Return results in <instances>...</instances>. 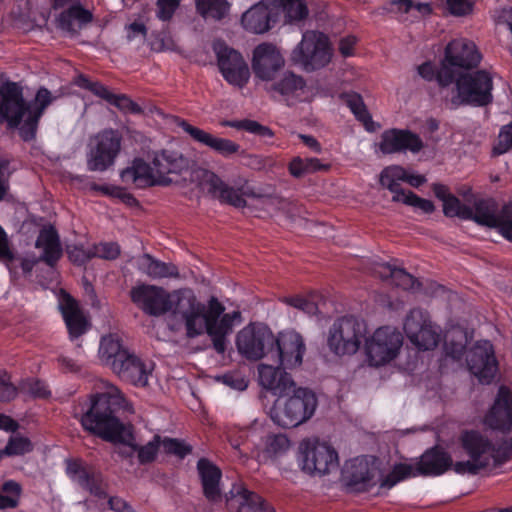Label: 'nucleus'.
<instances>
[{"label": "nucleus", "mask_w": 512, "mask_h": 512, "mask_svg": "<svg viewBox=\"0 0 512 512\" xmlns=\"http://www.w3.org/2000/svg\"><path fill=\"white\" fill-rule=\"evenodd\" d=\"M120 177L124 183L134 185L136 188L158 185L152 164L142 158H135L130 166L121 171Z\"/></svg>", "instance_id": "nucleus-33"}, {"label": "nucleus", "mask_w": 512, "mask_h": 512, "mask_svg": "<svg viewBox=\"0 0 512 512\" xmlns=\"http://www.w3.org/2000/svg\"><path fill=\"white\" fill-rule=\"evenodd\" d=\"M58 306L71 338H77L87 331L88 321L77 302L62 290L58 295Z\"/></svg>", "instance_id": "nucleus-29"}, {"label": "nucleus", "mask_w": 512, "mask_h": 512, "mask_svg": "<svg viewBox=\"0 0 512 512\" xmlns=\"http://www.w3.org/2000/svg\"><path fill=\"white\" fill-rule=\"evenodd\" d=\"M213 49L225 80L231 85L243 87L249 80L250 72L241 54L220 41L214 43Z\"/></svg>", "instance_id": "nucleus-20"}, {"label": "nucleus", "mask_w": 512, "mask_h": 512, "mask_svg": "<svg viewBox=\"0 0 512 512\" xmlns=\"http://www.w3.org/2000/svg\"><path fill=\"white\" fill-rule=\"evenodd\" d=\"M365 362L371 367H382L397 358L403 345L401 333L393 327L377 328L363 340Z\"/></svg>", "instance_id": "nucleus-9"}, {"label": "nucleus", "mask_w": 512, "mask_h": 512, "mask_svg": "<svg viewBox=\"0 0 512 512\" xmlns=\"http://www.w3.org/2000/svg\"><path fill=\"white\" fill-rule=\"evenodd\" d=\"M151 164L158 185H168L172 182L169 176L185 170L188 167V160L178 152L161 150L152 153Z\"/></svg>", "instance_id": "nucleus-24"}, {"label": "nucleus", "mask_w": 512, "mask_h": 512, "mask_svg": "<svg viewBox=\"0 0 512 512\" xmlns=\"http://www.w3.org/2000/svg\"><path fill=\"white\" fill-rule=\"evenodd\" d=\"M423 148V142L416 134L408 130L391 129L381 136L379 149L384 154H392L403 151L418 153Z\"/></svg>", "instance_id": "nucleus-27"}, {"label": "nucleus", "mask_w": 512, "mask_h": 512, "mask_svg": "<svg viewBox=\"0 0 512 512\" xmlns=\"http://www.w3.org/2000/svg\"><path fill=\"white\" fill-rule=\"evenodd\" d=\"M33 443L27 437L15 435L10 437L3 453L9 456H22L32 452Z\"/></svg>", "instance_id": "nucleus-49"}, {"label": "nucleus", "mask_w": 512, "mask_h": 512, "mask_svg": "<svg viewBox=\"0 0 512 512\" xmlns=\"http://www.w3.org/2000/svg\"><path fill=\"white\" fill-rule=\"evenodd\" d=\"M17 395V388L9 382V377L5 371L0 370V400L10 401Z\"/></svg>", "instance_id": "nucleus-64"}, {"label": "nucleus", "mask_w": 512, "mask_h": 512, "mask_svg": "<svg viewBox=\"0 0 512 512\" xmlns=\"http://www.w3.org/2000/svg\"><path fill=\"white\" fill-rule=\"evenodd\" d=\"M277 8L275 9L276 19L280 14L284 15L285 23H297L306 18L308 9L302 0H276Z\"/></svg>", "instance_id": "nucleus-41"}, {"label": "nucleus", "mask_w": 512, "mask_h": 512, "mask_svg": "<svg viewBox=\"0 0 512 512\" xmlns=\"http://www.w3.org/2000/svg\"><path fill=\"white\" fill-rule=\"evenodd\" d=\"M398 268L392 267L390 264L385 262L374 261L370 264L369 271L381 278L382 280H393L394 272Z\"/></svg>", "instance_id": "nucleus-63"}, {"label": "nucleus", "mask_w": 512, "mask_h": 512, "mask_svg": "<svg viewBox=\"0 0 512 512\" xmlns=\"http://www.w3.org/2000/svg\"><path fill=\"white\" fill-rule=\"evenodd\" d=\"M283 65L284 58L276 46L262 43L254 49L252 69L255 76L262 81L274 79Z\"/></svg>", "instance_id": "nucleus-22"}, {"label": "nucleus", "mask_w": 512, "mask_h": 512, "mask_svg": "<svg viewBox=\"0 0 512 512\" xmlns=\"http://www.w3.org/2000/svg\"><path fill=\"white\" fill-rule=\"evenodd\" d=\"M195 176L203 190L207 191L213 197L220 199L222 202H226L235 207H244L246 205V197H256L247 185H243L239 188L231 187L210 170H199L196 172Z\"/></svg>", "instance_id": "nucleus-18"}, {"label": "nucleus", "mask_w": 512, "mask_h": 512, "mask_svg": "<svg viewBox=\"0 0 512 512\" xmlns=\"http://www.w3.org/2000/svg\"><path fill=\"white\" fill-rule=\"evenodd\" d=\"M22 487L13 480L4 482L0 488V509H10L18 506Z\"/></svg>", "instance_id": "nucleus-45"}, {"label": "nucleus", "mask_w": 512, "mask_h": 512, "mask_svg": "<svg viewBox=\"0 0 512 512\" xmlns=\"http://www.w3.org/2000/svg\"><path fill=\"white\" fill-rule=\"evenodd\" d=\"M391 284L402 288L403 290H416L420 283L416 280L411 274L407 273L405 270L398 268L394 272V279L391 280Z\"/></svg>", "instance_id": "nucleus-56"}, {"label": "nucleus", "mask_w": 512, "mask_h": 512, "mask_svg": "<svg viewBox=\"0 0 512 512\" xmlns=\"http://www.w3.org/2000/svg\"><path fill=\"white\" fill-rule=\"evenodd\" d=\"M403 330L408 340L417 349L427 351L435 348L440 339V329L427 311L411 310L404 319Z\"/></svg>", "instance_id": "nucleus-15"}, {"label": "nucleus", "mask_w": 512, "mask_h": 512, "mask_svg": "<svg viewBox=\"0 0 512 512\" xmlns=\"http://www.w3.org/2000/svg\"><path fill=\"white\" fill-rule=\"evenodd\" d=\"M108 102L126 113H139L141 111L140 107L125 95L112 93Z\"/></svg>", "instance_id": "nucleus-61"}, {"label": "nucleus", "mask_w": 512, "mask_h": 512, "mask_svg": "<svg viewBox=\"0 0 512 512\" xmlns=\"http://www.w3.org/2000/svg\"><path fill=\"white\" fill-rule=\"evenodd\" d=\"M512 147V122L504 126L499 133L498 144L494 147L496 154H503Z\"/></svg>", "instance_id": "nucleus-62"}, {"label": "nucleus", "mask_w": 512, "mask_h": 512, "mask_svg": "<svg viewBox=\"0 0 512 512\" xmlns=\"http://www.w3.org/2000/svg\"><path fill=\"white\" fill-rule=\"evenodd\" d=\"M118 409L132 411L121 391L112 384H106L105 391L92 398L90 409L81 417L83 428L105 441L121 443L137 452L140 464L155 460L161 449V437L156 435L146 445L137 446L129 426L122 424L114 415Z\"/></svg>", "instance_id": "nucleus-2"}, {"label": "nucleus", "mask_w": 512, "mask_h": 512, "mask_svg": "<svg viewBox=\"0 0 512 512\" xmlns=\"http://www.w3.org/2000/svg\"><path fill=\"white\" fill-rule=\"evenodd\" d=\"M259 204L269 213H273L277 210H283L287 213L288 217H292V210L295 208L292 203L285 199L276 196H261L257 197Z\"/></svg>", "instance_id": "nucleus-51"}, {"label": "nucleus", "mask_w": 512, "mask_h": 512, "mask_svg": "<svg viewBox=\"0 0 512 512\" xmlns=\"http://www.w3.org/2000/svg\"><path fill=\"white\" fill-rule=\"evenodd\" d=\"M231 506H237V512H275L261 496L248 491L242 484H234L227 497Z\"/></svg>", "instance_id": "nucleus-32"}, {"label": "nucleus", "mask_w": 512, "mask_h": 512, "mask_svg": "<svg viewBox=\"0 0 512 512\" xmlns=\"http://www.w3.org/2000/svg\"><path fill=\"white\" fill-rule=\"evenodd\" d=\"M406 177V169L399 165H391L382 170L380 173V184L388 189L392 194V201L396 202L395 197L400 194H407L409 191L400 187Z\"/></svg>", "instance_id": "nucleus-40"}, {"label": "nucleus", "mask_w": 512, "mask_h": 512, "mask_svg": "<svg viewBox=\"0 0 512 512\" xmlns=\"http://www.w3.org/2000/svg\"><path fill=\"white\" fill-rule=\"evenodd\" d=\"M132 302L145 314L160 317L168 313L167 326L188 339L207 334L218 353H224L228 337L241 323L239 311L225 312V306L212 296L203 303L190 288L168 291L152 284H139L130 291Z\"/></svg>", "instance_id": "nucleus-1"}, {"label": "nucleus", "mask_w": 512, "mask_h": 512, "mask_svg": "<svg viewBox=\"0 0 512 512\" xmlns=\"http://www.w3.org/2000/svg\"><path fill=\"white\" fill-rule=\"evenodd\" d=\"M259 384L278 397L286 396L295 386L291 376L280 368L267 364L258 367Z\"/></svg>", "instance_id": "nucleus-30"}, {"label": "nucleus", "mask_w": 512, "mask_h": 512, "mask_svg": "<svg viewBox=\"0 0 512 512\" xmlns=\"http://www.w3.org/2000/svg\"><path fill=\"white\" fill-rule=\"evenodd\" d=\"M471 216L469 220L496 228L498 232L508 241L512 242V205L505 204L500 211L491 199H478L470 207Z\"/></svg>", "instance_id": "nucleus-16"}, {"label": "nucleus", "mask_w": 512, "mask_h": 512, "mask_svg": "<svg viewBox=\"0 0 512 512\" xmlns=\"http://www.w3.org/2000/svg\"><path fill=\"white\" fill-rule=\"evenodd\" d=\"M480 61L481 54L474 42L465 38L450 41L438 70V83L441 86L451 84L457 75L462 74L463 70L476 67Z\"/></svg>", "instance_id": "nucleus-7"}, {"label": "nucleus", "mask_w": 512, "mask_h": 512, "mask_svg": "<svg viewBox=\"0 0 512 512\" xmlns=\"http://www.w3.org/2000/svg\"><path fill=\"white\" fill-rule=\"evenodd\" d=\"M120 253L118 244L113 242H104L95 245L92 249V257H99L103 259H115Z\"/></svg>", "instance_id": "nucleus-57"}, {"label": "nucleus", "mask_w": 512, "mask_h": 512, "mask_svg": "<svg viewBox=\"0 0 512 512\" xmlns=\"http://www.w3.org/2000/svg\"><path fill=\"white\" fill-rule=\"evenodd\" d=\"M65 465L66 474L70 480L81 488L89 491L91 495L98 499L95 504L91 500H84L83 502H79V504L84 506L86 512H90L92 509H96L97 512L103 511L105 505L102 500L106 498L107 494L106 485L101 474L91 470L80 459H67Z\"/></svg>", "instance_id": "nucleus-13"}, {"label": "nucleus", "mask_w": 512, "mask_h": 512, "mask_svg": "<svg viewBox=\"0 0 512 512\" xmlns=\"http://www.w3.org/2000/svg\"><path fill=\"white\" fill-rule=\"evenodd\" d=\"M236 346L245 358L258 360L268 355L274 347V335L265 325L250 324L238 332Z\"/></svg>", "instance_id": "nucleus-17"}, {"label": "nucleus", "mask_w": 512, "mask_h": 512, "mask_svg": "<svg viewBox=\"0 0 512 512\" xmlns=\"http://www.w3.org/2000/svg\"><path fill=\"white\" fill-rule=\"evenodd\" d=\"M283 302L298 310L303 311L308 315H313L318 310L317 305L313 301L299 296L284 298Z\"/></svg>", "instance_id": "nucleus-60"}, {"label": "nucleus", "mask_w": 512, "mask_h": 512, "mask_svg": "<svg viewBox=\"0 0 512 512\" xmlns=\"http://www.w3.org/2000/svg\"><path fill=\"white\" fill-rule=\"evenodd\" d=\"M35 246L41 250L40 259L49 266H54L62 256L59 236L52 226L40 230Z\"/></svg>", "instance_id": "nucleus-38"}, {"label": "nucleus", "mask_w": 512, "mask_h": 512, "mask_svg": "<svg viewBox=\"0 0 512 512\" xmlns=\"http://www.w3.org/2000/svg\"><path fill=\"white\" fill-rule=\"evenodd\" d=\"M153 370L154 364L152 361L143 360L130 352L120 364H117L114 373L117 374L121 380L136 387H145L148 384Z\"/></svg>", "instance_id": "nucleus-25"}, {"label": "nucleus", "mask_w": 512, "mask_h": 512, "mask_svg": "<svg viewBox=\"0 0 512 512\" xmlns=\"http://www.w3.org/2000/svg\"><path fill=\"white\" fill-rule=\"evenodd\" d=\"M276 0H262L252 6L242 16L243 27L252 33L261 34L268 31L277 21L275 9Z\"/></svg>", "instance_id": "nucleus-26"}, {"label": "nucleus", "mask_w": 512, "mask_h": 512, "mask_svg": "<svg viewBox=\"0 0 512 512\" xmlns=\"http://www.w3.org/2000/svg\"><path fill=\"white\" fill-rule=\"evenodd\" d=\"M121 135L107 129L99 132L89 141L87 167L90 171H105L115 162L121 149Z\"/></svg>", "instance_id": "nucleus-14"}, {"label": "nucleus", "mask_w": 512, "mask_h": 512, "mask_svg": "<svg viewBox=\"0 0 512 512\" xmlns=\"http://www.w3.org/2000/svg\"><path fill=\"white\" fill-rule=\"evenodd\" d=\"M493 82L489 72L480 70L473 74L456 77V95L452 97L453 107L460 105L484 106L492 101Z\"/></svg>", "instance_id": "nucleus-12"}, {"label": "nucleus", "mask_w": 512, "mask_h": 512, "mask_svg": "<svg viewBox=\"0 0 512 512\" xmlns=\"http://www.w3.org/2000/svg\"><path fill=\"white\" fill-rule=\"evenodd\" d=\"M197 470L206 498L210 501L219 500L221 498V470L215 464L205 458H202L198 461Z\"/></svg>", "instance_id": "nucleus-37"}, {"label": "nucleus", "mask_w": 512, "mask_h": 512, "mask_svg": "<svg viewBox=\"0 0 512 512\" xmlns=\"http://www.w3.org/2000/svg\"><path fill=\"white\" fill-rule=\"evenodd\" d=\"M330 164L322 163L318 158L295 157L289 164V172L294 177H302L309 173L327 171Z\"/></svg>", "instance_id": "nucleus-43"}, {"label": "nucleus", "mask_w": 512, "mask_h": 512, "mask_svg": "<svg viewBox=\"0 0 512 512\" xmlns=\"http://www.w3.org/2000/svg\"><path fill=\"white\" fill-rule=\"evenodd\" d=\"M19 389L21 392L38 398H46L50 391L46 384L40 380L27 379L21 382Z\"/></svg>", "instance_id": "nucleus-53"}, {"label": "nucleus", "mask_w": 512, "mask_h": 512, "mask_svg": "<svg viewBox=\"0 0 512 512\" xmlns=\"http://www.w3.org/2000/svg\"><path fill=\"white\" fill-rule=\"evenodd\" d=\"M175 123L181 127L195 142L204 145L223 157H230L234 154L239 153L240 145L236 142L227 139L217 137L203 129L195 127L189 124L187 121L176 118Z\"/></svg>", "instance_id": "nucleus-23"}, {"label": "nucleus", "mask_w": 512, "mask_h": 512, "mask_svg": "<svg viewBox=\"0 0 512 512\" xmlns=\"http://www.w3.org/2000/svg\"><path fill=\"white\" fill-rule=\"evenodd\" d=\"M316 407L317 399L311 390L294 386L288 395L278 397L271 408L270 416L277 425L291 428L311 418Z\"/></svg>", "instance_id": "nucleus-5"}, {"label": "nucleus", "mask_w": 512, "mask_h": 512, "mask_svg": "<svg viewBox=\"0 0 512 512\" xmlns=\"http://www.w3.org/2000/svg\"><path fill=\"white\" fill-rule=\"evenodd\" d=\"M180 2L181 0H157V18L161 21H169Z\"/></svg>", "instance_id": "nucleus-59"}, {"label": "nucleus", "mask_w": 512, "mask_h": 512, "mask_svg": "<svg viewBox=\"0 0 512 512\" xmlns=\"http://www.w3.org/2000/svg\"><path fill=\"white\" fill-rule=\"evenodd\" d=\"M56 99L51 92L41 87L30 103H25L22 91L15 83L7 84L0 91V122L17 127L23 140L34 138L39 119L45 109Z\"/></svg>", "instance_id": "nucleus-3"}, {"label": "nucleus", "mask_w": 512, "mask_h": 512, "mask_svg": "<svg viewBox=\"0 0 512 512\" xmlns=\"http://www.w3.org/2000/svg\"><path fill=\"white\" fill-rule=\"evenodd\" d=\"M367 334V325L355 317H342L330 327L327 345L338 356L354 355Z\"/></svg>", "instance_id": "nucleus-10"}, {"label": "nucleus", "mask_w": 512, "mask_h": 512, "mask_svg": "<svg viewBox=\"0 0 512 512\" xmlns=\"http://www.w3.org/2000/svg\"><path fill=\"white\" fill-rule=\"evenodd\" d=\"M196 8L204 18L221 19L228 11L226 0H196Z\"/></svg>", "instance_id": "nucleus-48"}, {"label": "nucleus", "mask_w": 512, "mask_h": 512, "mask_svg": "<svg viewBox=\"0 0 512 512\" xmlns=\"http://www.w3.org/2000/svg\"><path fill=\"white\" fill-rule=\"evenodd\" d=\"M298 464L309 475L323 476L337 470L338 453L330 444L317 439H305L299 444Z\"/></svg>", "instance_id": "nucleus-11"}, {"label": "nucleus", "mask_w": 512, "mask_h": 512, "mask_svg": "<svg viewBox=\"0 0 512 512\" xmlns=\"http://www.w3.org/2000/svg\"><path fill=\"white\" fill-rule=\"evenodd\" d=\"M288 104L296 101H305L310 97L309 89L304 79L292 72H287L281 80L274 86Z\"/></svg>", "instance_id": "nucleus-36"}, {"label": "nucleus", "mask_w": 512, "mask_h": 512, "mask_svg": "<svg viewBox=\"0 0 512 512\" xmlns=\"http://www.w3.org/2000/svg\"><path fill=\"white\" fill-rule=\"evenodd\" d=\"M345 102L352 113L359 121L364 124L368 131H375V123L372 121V118L366 109L362 97L359 94L353 93L345 95Z\"/></svg>", "instance_id": "nucleus-44"}, {"label": "nucleus", "mask_w": 512, "mask_h": 512, "mask_svg": "<svg viewBox=\"0 0 512 512\" xmlns=\"http://www.w3.org/2000/svg\"><path fill=\"white\" fill-rule=\"evenodd\" d=\"M130 351L124 347L121 338L117 334H108L100 340L98 355L101 362L115 371L117 364H120Z\"/></svg>", "instance_id": "nucleus-35"}, {"label": "nucleus", "mask_w": 512, "mask_h": 512, "mask_svg": "<svg viewBox=\"0 0 512 512\" xmlns=\"http://www.w3.org/2000/svg\"><path fill=\"white\" fill-rule=\"evenodd\" d=\"M222 126L231 127L238 130H245L251 134L258 135L262 138H272L273 131L267 126H263L254 120H226L221 123Z\"/></svg>", "instance_id": "nucleus-46"}, {"label": "nucleus", "mask_w": 512, "mask_h": 512, "mask_svg": "<svg viewBox=\"0 0 512 512\" xmlns=\"http://www.w3.org/2000/svg\"><path fill=\"white\" fill-rule=\"evenodd\" d=\"M289 448L290 441L284 434H267L256 445L255 458L259 463H267L283 456Z\"/></svg>", "instance_id": "nucleus-34"}, {"label": "nucleus", "mask_w": 512, "mask_h": 512, "mask_svg": "<svg viewBox=\"0 0 512 512\" xmlns=\"http://www.w3.org/2000/svg\"><path fill=\"white\" fill-rule=\"evenodd\" d=\"M333 47L327 35L306 31L291 53V61L307 72L326 67L332 60Z\"/></svg>", "instance_id": "nucleus-8"}, {"label": "nucleus", "mask_w": 512, "mask_h": 512, "mask_svg": "<svg viewBox=\"0 0 512 512\" xmlns=\"http://www.w3.org/2000/svg\"><path fill=\"white\" fill-rule=\"evenodd\" d=\"M161 448L167 454H173L180 458L185 457L191 452V447L183 441L171 438H161Z\"/></svg>", "instance_id": "nucleus-54"}, {"label": "nucleus", "mask_w": 512, "mask_h": 512, "mask_svg": "<svg viewBox=\"0 0 512 512\" xmlns=\"http://www.w3.org/2000/svg\"><path fill=\"white\" fill-rule=\"evenodd\" d=\"M449 12L454 16H466L472 13L475 0H446Z\"/></svg>", "instance_id": "nucleus-58"}, {"label": "nucleus", "mask_w": 512, "mask_h": 512, "mask_svg": "<svg viewBox=\"0 0 512 512\" xmlns=\"http://www.w3.org/2000/svg\"><path fill=\"white\" fill-rule=\"evenodd\" d=\"M451 456L435 447L427 450L417 462H404L394 465L392 471L380 483V488L391 489L399 482L419 475L438 476L453 467Z\"/></svg>", "instance_id": "nucleus-6"}, {"label": "nucleus", "mask_w": 512, "mask_h": 512, "mask_svg": "<svg viewBox=\"0 0 512 512\" xmlns=\"http://www.w3.org/2000/svg\"><path fill=\"white\" fill-rule=\"evenodd\" d=\"M216 379L237 391H244L248 387L247 379L240 372H229L222 376H218Z\"/></svg>", "instance_id": "nucleus-55"}, {"label": "nucleus", "mask_w": 512, "mask_h": 512, "mask_svg": "<svg viewBox=\"0 0 512 512\" xmlns=\"http://www.w3.org/2000/svg\"><path fill=\"white\" fill-rule=\"evenodd\" d=\"M140 272L151 279L178 278L179 271L173 263L162 262L149 254H142L136 259Z\"/></svg>", "instance_id": "nucleus-39"}, {"label": "nucleus", "mask_w": 512, "mask_h": 512, "mask_svg": "<svg viewBox=\"0 0 512 512\" xmlns=\"http://www.w3.org/2000/svg\"><path fill=\"white\" fill-rule=\"evenodd\" d=\"M443 212L447 217H459L464 220L470 219V207L461 203V201L451 195L443 203Z\"/></svg>", "instance_id": "nucleus-50"}, {"label": "nucleus", "mask_w": 512, "mask_h": 512, "mask_svg": "<svg viewBox=\"0 0 512 512\" xmlns=\"http://www.w3.org/2000/svg\"><path fill=\"white\" fill-rule=\"evenodd\" d=\"M373 477V469L364 458L351 460L343 471V479L347 487L356 492L369 490L374 485Z\"/></svg>", "instance_id": "nucleus-31"}, {"label": "nucleus", "mask_w": 512, "mask_h": 512, "mask_svg": "<svg viewBox=\"0 0 512 512\" xmlns=\"http://www.w3.org/2000/svg\"><path fill=\"white\" fill-rule=\"evenodd\" d=\"M92 14L80 6H72L59 17V26L68 32H75L77 28L89 23Z\"/></svg>", "instance_id": "nucleus-42"}, {"label": "nucleus", "mask_w": 512, "mask_h": 512, "mask_svg": "<svg viewBox=\"0 0 512 512\" xmlns=\"http://www.w3.org/2000/svg\"><path fill=\"white\" fill-rule=\"evenodd\" d=\"M466 362L470 372L481 383H490L498 370L493 345L488 340H481L468 351Z\"/></svg>", "instance_id": "nucleus-21"}, {"label": "nucleus", "mask_w": 512, "mask_h": 512, "mask_svg": "<svg viewBox=\"0 0 512 512\" xmlns=\"http://www.w3.org/2000/svg\"><path fill=\"white\" fill-rule=\"evenodd\" d=\"M459 443L467 460L456 461L453 470L457 474L476 475L481 470L499 466L512 458V443L507 440L489 438L478 430H464Z\"/></svg>", "instance_id": "nucleus-4"}, {"label": "nucleus", "mask_w": 512, "mask_h": 512, "mask_svg": "<svg viewBox=\"0 0 512 512\" xmlns=\"http://www.w3.org/2000/svg\"><path fill=\"white\" fill-rule=\"evenodd\" d=\"M388 11L393 13H413V17L430 13V6L427 3H414L413 0H392L388 3Z\"/></svg>", "instance_id": "nucleus-47"}, {"label": "nucleus", "mask_w": 512, "mask_h": 512, "mask_svg": "<svg viewBox=\"0 0 512 512\" xmlns=\"http://www.w3.org/2000/svg\"><path fill=\"white\" fill-rule=\"evenodd\" d=\"M395 200L397 203H403L427 214L432 213L435 209L434 204L430 200L420 198L411 191L407 194L397 195Z\"/></svg>", "instance_id": "nucleus-52"}, {"label": "nucleus", "mask_w": 512, "mask_h": 512, "mask_svg": "<svg viewBox=\"0 0 512 512\" xmlns=\"http://www.w3.org/2000/svg\"><path fill=\"white\" fill-rule=\"evenodd\" d=\"M484 423L496 430H509L512 427V394L504 386L498 390L493 406L487 413Z\"/></svg>", "instance_id": "nucleus-28"}, {"label": "nucleus", "mask_w": 512, "mask_h": 512, "mask_svg": "<svg viewBox=\"0 0 512 512\" xmlns=\"http://www.w3.org/2000/svg\"><path fill=\"white\" fill-rule=\"evenodd\" d=\"M305 350L301 335L294 330H286L274 337V347L270 353L283 368L291 369L302 364Z\"/></svg>", "instance_id": "nucleus-19"}]
</instances>
